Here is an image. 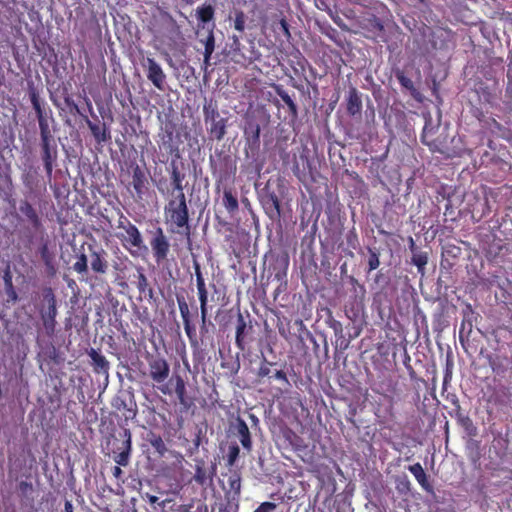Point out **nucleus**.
Returning <instances> with one entry per match:
<instances>
[{"label":"nucleus","mask_w":512,"mask_h":512,"mask_svg":"<svg viewBox=\"0 0 512 512\" xmlns=\"http://www.w3.org/2000/svg\"><path fill=\"white\" fill-rule=\"evenodd\" d=\"M281 31L287 40L291 38L290 26L285 18H281L279 21Z\"/></svg>","instance_id":"58"},{"label":"nucleus","mask_w":512,"mask_h":512,"mask_svg":"<svg viewBox=\"0 0 512 512\" xmlns=\"http://www.w3.org/2000/svg\"><path fill=\"white\" fill-rule=\"evenodd\" d=\"M185 179V174L182 173L175 162L171 163L170 170V186L167 190V196L169 195H185L183 181Z\"/></svg>","instance_id":"22"},{"label":"nucleus","mask_w":512,"mask_h":512,"mask_svg":"<svg viewBox=\"0 0 512 512\" xmlns=\"http://www.w3.org/2000/svg\"><path fill=\"white\" fill-rule=\"evenodd\" d=\"M64 103L69 108V111L72 114H78L83 117L84 114L80 111L78 105L75 103V101L72 99L71 96L67 95L64 97Z\"/></svg>","instance_id":"52"},{"label":"nucleus","mask_w":512,"mask_h":512,"mask_svg":"<svg viewBox=\"0 0 512 512\" xmlns=\"http://www.w3.org/2000/svg\"><path fill=\"white\" fill-rule=\"evenodd\" d=\"M447 399L450 401V403L455 406L457 409L460 408L459 399L455 394H452L451 396H448Z\"/></svg>","instance_id":"64"},{"label":"nucleus","mask_w":512,"mask_h":512,"mask_svg":"<svg viewBox=\"0 0 512 512\" xmlns=\"http://www.w3.org/2000/svg\"><path fill=\"white\" fill-rule=\"evenodd\" d=\"M211 168L213 174L218 173L221 180L227 179L236 172V165L230 156L220 157L219 163L213 162L211 159Z\"/></svg>","instance_id":"21"},{"label":"nucleus","mask_w":512,"mask_h":512,"mask_svg":"<svg viewBox=\"0 0 512 512\" xmlns=\"http://www.w3.org/2000/svg\"><path fill=\"white\" fill-rule=\"evenodd\" d=\"M349 283L352 285L351 291L353 293V303L351 304V307L346 306L345 314L349 319L355 320L358 317L360 310L363 308L366 289L365 286L359 283L354 276L349 277Z\"/></svg>","instance_id":"10"},{"label":"nucleus","mask_w":512,"mask_h":512,"mask_svg":"<svg viewBox=\"0 0 512 512\" xmlns=\"http://www.w3.org/2000/svg\"><path fill=\"white\" fill-rule=\"evenodd\" d=\"M239 510V504L236 503V506L232 503H228L225 501V503H221L218 507L217 512H238Z\"/></svg>","instance_id":"54"},{"label":"nucleus","mask_w":512,"mask_h":512,"mask_svg":"<svg viewBox=\"0 0 512 512\" xmlns=\"http://www.w3.org/2000/svg\"><path fill=\"white\" fill-rule=\"evenodd\" d=\"M213 27L207 29V36L205 39H200V42L204 45V63L209 64L211 56L215 50V36Z\"/></svg>","instance_id":"33"},{"label":"nucleus","mask_w":512,"mask_h":512,"mask_svg":"<svg viewBox=\"0 0 512 512\" xmlns=\"http://www.w3.org/2000/svg\"><path fill=\"white\" fill-rule=\"evenodd\" d=\"M21 181L29 194H35L40 183L38 168L33 165L25 166L21 174Z\"/></svg>","instance_id":"20"},{"label":"nucleus","mask_w":512,"mask_h":512,"mask_svg":"<svg viewBox=\"0 0 512 512\" xmlns=\"http://www.w3.org/2000/svg\"><path fill=\"white\" fill-rule=\"evenodd\" d=\"M5 283H6V286L10 288V291H8V294L9 296L13 299V300H16L17 299V294L13 288V285H12V281H11V277L8 276L7 278H5Z\"/></svg>","instance_id":"60"},{"label":"nucleus","mask_w":512,"mask_h":512,"mask_svg":"<svg viewBox=\"0 0 512 512\" xmlns=\"http://www.w3.org/2000/svg\"><path fill=\"white\" fill-rule=\"evenodd\" d=\"M505 98L512 102V75L510 73L507 74V83L505 88Z\"/></svg>","instance_id":"57"},{"label":"nucleus","mask_w":512,"mask_h":512,"mask_svg":"<svg viewBox=\"0 0 512 512\" xmlns=\"http://www.w3.org/2000/svg\"><path fill=\"white\" fill-rule=\"evenodd\" d=\"M148 365L149 378L156 385L158 390L164 395H171L172 390L164 382L170 374V366L167 360L160 355L149 354L146 357Z\"/></svg>","instance_id":"3"},{"label":"nucleus","mask_w":512,"mask_h":512,"mask_svg":"<svg viewBox=\"0 0 512 512\" xmlns=\"http://www.w3.org/2000/svg\"><path fill=\"white\" fill-rule=\"evenodd\" d=\"M408 470L413 474L416 481L419 483V485L422 487L423 490H425L426 492L433 491V487L428 480L427 474L425 473V471L420 463H415L413 465H410L408 467Z\"/></svg>","instance_id":"30"},{"label":"nucleus","mask_w":512,"mask_h":512,"mask_svg":"<svg viewBox=\"0 0 512 512\" xmlns=\"http://www.w3.org/2000/svg\"><path fill=\"white\" fill-rule=\"evenodd\" d=\"M276 508L277 505L273 502H263L254 510V512H274Z\"/></svg>","instance_id":"53"},{"label":"nucleus","mask_w":512,"mask_h":512,"mask_svg":"<svg viewBox=\"0 0 512 512\" xmlns=\"http://www.w3.org/2000/svg\"><path fill=\"white\" fill-rule=\"evenodd\" d=\"M121 466L122 465H116L112 468V475L116 478V479H121L122 478V475H123V471L121 469Z\"/></svg>","instance_id":"61"},{"label":"nucleus","mask_w":512,"mask_h":512,"mask_svg":"<svg viewBox=\"0 0 512 512\" xmlns=\"http://www.w3.org/2000/svg\"><path fill=\"white\" fill-rule=\"evenodd\" d=\"M489 365L492 371L498 375H503L506 372V367L499 357L489 359Z\"/></svg>","instance_id":"48"},{"label":"nucleus","mask_w":512,"mask_h":512,"mask_svg":"<svg viewBox=\"0 0 512 512\" xmlns=\"http://www.w3.org/2000/svg\"><path fill=\"white\" fill-rule=\"evenodd\" d=\"M396 482V489L400 493H408L411 490V482L408 479L407 475L398 476L395 480Z\"/></svg>","instance_id":"46"},{"label":"nucleus","mask_w":512,"mask_h":512,"mask_svg":"<svg viewBox=\"0 0 512 512\" xmlns=\"http://www.w3.org/2000/svg\"><path fill=\"white\" fill-rule=\"evenodd\" d=\"M164 218L171 232L184 234L190 239V216L185 195L167 196V202L164 206Z\"/></svg>","instance_id":"1"},{"label":"nucleus","mask_w":512,"mask_h":512,"mask_svg":"<svg viewBox=\"0 0 512 512\" xmlns=\"http://www.w3.org/2000/svg\"><path fill=\"white\" fill-rule=\"evenodd\" d=\"M191 512H208V506L204 502H199L194 510Z\"/></svg>","instance_id":"63"},{"label":"nucleus","mask_w":512,"mask_h":512,"mask_svg":"<svg viewBox=\"0 0 512 512\" xmlns=\"http://www.w3.org/2000/svg\"><path fill=\"white\" fill-rule=\"evenodd\" d=\"M396 388L397 383L390 379L386 385L385 391L390 392L391 394H395Z\"/></svg>","instance_id":"62"},{"label":"nucleus","mask_w":512,"mask_h":512,"mask_svg":"<svg viewBox=\"0 0 512 512\" xmlns=\"http://www.w3.org/2000/svg\"><path fill=\"white\" fill-rule=\"evenodd\" d=\"M227 118H219L217 121L211 123L209 134L213 139L220 141L226 135Z\"/></svg>","instance_id":"35"},{"label":"nucleus","mask_w":512,"mask_h":512,"mask_svg":"<svg viewBox=\"0 0 512 512\" xmlns=\"http://www.w3.org/2000/svg\"><path fill=\"white\" fill-rule=\"evenodd\" d=\"M73 270L78 274L88 273L87 256L84 253L77 256V260L73 264Z\"/></svg>","instance_id":"43"},{"label":"nucleus","mask_w":512,"mask_h":512,"mask_svg":"<svg viewBox=\"0 0 512 512\" xmlns=\"http://www.w3.org/2000/svg\"><path fill=\"white\" fill-rule=\"evenodd\" d=\"M89 249L91 270L96 274H106L109 267L107 252L103 248L94 249L92 246H89Z\"/></svg>","instance_id":"18"},{"label":"nucleus","mask_w":512,"mask_h":512,"mask_svg":"<svg viewBox=\"0 0 512 512\" xmlns=\"http://www.w3.org/2000/svg\"><path fill=\"white\" fill-rule=\"evenodd\" d=\"M346 113L352 118H361L363 103L362 94L354 86H350L346 98Z\"/></svg>","instance_id":"15"},{"label":"nucleus","mask_w":512,"mask_h":512,"mask_svg":"<svg viewBox=\"0 0 512 512\" xmlns=\"http://www.w3.org/2000/svg\"><path fill=\"white\" fill-rule=\"evenodd\" d=\"M223 205L229 213H234L238 210L239 204L237 197L231 190H224L223 192Z\"/></svg>","instance_id":"39"},{"label":"nucleus","mask_w":512,"mask_h":512,"mask_svg":"<svg viewBox=\"0 0 512 512\" xmlns=\"http://www.w3.org/2000/svg\"><path fill=\"white\" fill-rule=\"evenodd\" d=\"M240 448L237 444H233L229 446L228 454H227V464L229 466L234 465L236 460L239 457Z\"/></svg>","instance_id":"49"},{"label":"nucleus","mask_w":512,"mask_h":512,"mask_svg":"<svg viewBox=\"0 0 512 512\" xmlns=\"http://www.w3.org/2000/svg\"><path fill=\"white\" fill-rule=\"evenodd\" d=\"M119 437L114 438L113 443V460L116 464L126 467L130 463L132 452V434L128 428H124Z\"/></svg>","instance_id":"4"},{"label":"nucleus","mask_w":512,"mask_h":512,"mask_svg":"<svg viewBox=\"0 0 512 512\" xmlns=\"http://www.w3.org/2000/svg\"><path fill=\"white\" fill-rule=\"evenodd\" d=\"M380 265L379 255L376 251L369 249L368 271L377 269Z\"/></svg>","instance_id":"51"},{"label":"nucleus","mask_w":512,"mask_h":512,"mask_svg":"<svg viewBox=\"0 0 512 512\" xmlns=\"http://www.w3.org/2000/svg\"><path fill=\"white\" fill-rule=\"evenodd\" d=\"M194 270H195V277H196V286L204 284L205 279L203 277L199 263H197V262L194 263Z\"/></svg>","instance_id":"56"},{"label":"nucleus","mask_w":512,"mask_h":512,"mask_svg":"<svg viewBox=\"0 0 512 512\" xmlns=\"http://www.w3.org/2000/svg\"><path fill=\"white\" fill-rule=\"evenodd\" d=\"M254 341V328L250 315L244 317L241 312L237 314L235 327V345L244 352L250 343Z\"/></svg>","instance_id":"5"},{"label":"nucleus","mask_w":512,"mask_h":512,"mask_svg":"<svg viewBox=\"0 0 512 512\" xmlns=\"http://www.w3.org/2000/svg\"><path fill=\"white\" fill-rule=\"evenodd\" d=\"M20 213L26 218L33 229L38 230L42 226L41 218L36 208L27 200H21L19 204Z\"/></svg>","instance_id":"24"},{"label":"nucleus","mask_w":512,"mask_h":512,"mask_svg":"<svg viewBox=\"0 0 512 512\" xmlns=\"http://www.w3.org/2000/svg\"><path fill=\"white\" fill-rule=\"evenodd\" d=\"M118 228L125 231V235L118 234L117 237L126 249L130 250L131 247L137 249L145 248L139 229L123 214L120 215L118 220Z\"/></svg>","instance_id":"6"},{"label":"nucleus","mask_w":512,"mask_h":512,"mask_svg":"<svg viewBox=\"0 0 512 512\" xmlns=\"http://www.w3.org/2000/svg\"><path fill=\"white\" fill-rule=\"evenodd\" d=\"M29 99L36 113L37 120L42 118H51L53 121L52 111L45 107L44 101L40 98L38 90L34 86H30L28 90Z\"/></svg>","instance_id":"19"},{"label":"nucleus","mask_w":512,"mask_h":512,"mask_svg":"<svg viewBox=\"0 0 512 512\" xmlns=\"http://www.w3.org/2000/svg\"><path fill=\"white\" fill-rule=\"evenodd\" d=\"M276 94L282 99V101L287 105L290 115L293 118H297L298 116V107L290 95L285 91L282 86L278 85L275 87Z\"/></svg>","instance_id":"36"},{"label":"nucleus","mask_w":512,"mask_h":512,"mask_svg":"<svg viewBox=\"0 0 512 512\" xmlns=\"http://www.w3.org/2000/svg\"><path fill=\"white\" fill-rule=\"evenodd\" d=\"M374 391L381 395L386 401L385 404L377 403L374 407V415L378 419L380 424H385L390 421H394L396 419V411H395V399L393 395H388L384 391H380L378 389H374Z\"/></svg>","instance_id":"12"},{"label":"nucleus","mask_w":512,"mask_h":512,"mask_svg":"<svg viewBox=\"0 0 512 512\" xmlns=\"http://www.w3.org/2000/svg\"><path fill=\"white\" fill-rule=\"evenodd\" d=\"M452 366H453L452 362L447 360L445 374H444V379H443V385H446L448 382L451 381V378H452Z\"/></svg>","instance_id":"59"},{"label":"nucleus","mask_w":512,"mask_h":512,"mask_svg":"<svg viewBox=\"0 0 512 512\" xmlns=\"http://www.w3.org/2000/svg\"><path fill=\"white\" fill-rule=\"evenodd\" d=\"M136 285H137V289L140 294H146V290H148L150 288L148 279H147L146 275L144 274L142 268L138 269Z\"/></svg>","instance_id":"45"},{"label":"nucleus","mask_w":512,"mask_h":512,"mask_svg":"<svg viewBox=\"0 0 512 512\" xmlns=\"http://www.w3.org/2000/svg\"><path fill=\"white\" fill-rule=\"evenodd\" d=\"M175 382V394L179 403L185 408H189L191 403L188 401L186 383L180 375H174L172 379Z\"/></svg>","instance_id":"32"},{"label":"nucleus","mask_w":512,"mask_h":512,"mask_svg":"<svg viewBox=\"0 0 512 512\" xmlns=\"http://www.w3.org/2000/svg\"><path fill=\"white\" fill-rule=\"evenodd\" d=\"M216 0H205L195 9L197 26L201 29L216 27Z\"/></svg>","instance_id":"11"},{"label":"nucleus","mask_w":512,"mask_h":512,"mask_svg":"<svg viewBox=\"0 0 512 512\" xmlns=\"http://www.w3.org/2000/svg\"><path fill=\"white\" fill-rule=\"evenodd\" d=\"M234 16V29L240 33L244 32L246 24L245 13L242 10H236Z\"/></svg>","instance_id":"44"},{"label":"nucleus","mask_w":512,"mask_h":512,"mask_svg":"<svg viewBox=\"0 0 512 512\" xmlns=\"http://www.w3.org/2000/svg\"><path fill=\"white\" fill-rule=\"evenodd\" d=\"M204 116H205V122H214L217 121L220 117V114L217 110V108H211V107H204Z\"/></svg>","instance_id":"50"},{"label":"nucleus","mask_w":512,"mask_h":512,"mask_svg":"<svg viewBox=\"0 0 512 512\" xmlns=\"http://www.w3.org/2000/svg\"><path fill=\"white\" fill-rule=\"evenodd\" d=\"M328 325L331 329H333L335 335H341L342 332H343V327H342V324L340 321L334 319V318H330L328 320Z\"/></svg>","instance_id":"55"},{"label":"nucleus","mask_w":512,"mask_h":512,"mask_svg":"<svg viewBox=\"0 0 512 512\" xmlns=\"http://www.w3.org/2000/svg\"><path fill=\"white\" fill-rule=\"evenodd\" d=\"M147 441L153 447L155 452H157L160 456H164V454L167 452V447L161 435L151 431L147 434Z\"/></svg>","instance_id":"37"},{"label":"nucleus","mask_w":512,"mask_h":512,"mask_svg":"<svg viewBox=\"0 0 512 512\" xmlns=\"http://www.w3.org/2000/svg\"><path fill=\"white\" fill-rule=\"evenodd\" d=\"M263 206L271 218L280 217L281 205L279 197L275 192H270L264 197Z\"/></svg>","instance_id":"29"},{"label":"nucleus","mask_w":512,"mask_h":512,"mask_svg":"<svg viewBox=\"0 0 512 512\" xmlns=\"http://www.w3.org/2000/svg\"><path fill=\"white\" fill-rule=\"evenodd\" d=\"M215 475V467H207L204 460H197L195 464V473L193 480L203 488L212 484Z\"/></svg>","instance_id":"17"},{"label":"nucleus","mask_w":512,"mask_h":512,"mask_svg":"<svg viewBox=\"0 0 512 512\" xmlns=\"http://www.w3.org/2000/svg\"><path fill=\"white\" fill-rule=\"evenodd\" d=\"M88 355L91 358L93 370L97 374H108L110 365L109 361L100 352L91 348L88 351Z\"/></svg>","instance_id":"28"},{"label":"nucleus","mask_w":512,"mask_h":512,"mask_svg":"<svg viewBox=\"0 0 512 512\" xmlns=\"http://www.w3.org/2000/svg\"><path fill=\"white\" fill-rule=\"evenodd\" d=\"M364 28L376 35L382 34L385 30L383 21L376 15H371L365 19Z\"/></svg>","instance_id":"38"},{"label":"nucleus","mask_w":512,"mask_h":512,"mask_svg":"<svg viewBox=\"0 0 512 512\" xmlns=\"http://www.w3.org/2000/svg\"><path fill=\"white\" fill-rule=\"evenodd\" d=\"M83 119L98 144L106 143L111 139L110 129L105 123H102L101 125L94 123L87 115H83Z\"/></svg>","instance_id":"25"},{"label":"nucleus","mask_w":512,"mask_h":512,"mask_svg":"<svg viewBox=\"0 0 512 512\" xmlns=\"http://www.w3.org/2000/svg\"><path fill=\"white\" fill-rule=\"evenodd\" d=\"M244 135L248 142L254 146L260 145V125L256 121H249L244 128Z\"/></svg>","instance_id":"34"},{"label":"nucleus","mask_w":512,"mask_h":512,"mask_svg":"<svg viewBox=\"0 0 512 512\" xmlns=\"http://www.w3.org/2000/svg\"><path fill=\"white\" fill-rule=\"evenodd\" d=\"M141 65L146 72L147 79L153 84V86L160 91H164L166 88L167 76L161 65L153 57L149 56L142 59Z\"/></svg>","instance_id":"8"},{"label":"nucleus","mask_w":512,"mask_h":512,"mask_svg":"<svg viewBox=\"0 0 512 512\" xmlns=\"http://www.w3.org/2000/svg\"><path fill=\"white\" fill-rule=\"evenodd\" d=\"M236 430L242 447L250 453L252 451V439L247 423L240 417L236 419Z\"/></svg>","instance_id":"27"},{"label":"nucleus","mask_w":512,"mask_h":512,"mask_svg":"<svg viewBox=\"0 0 512 512\" xmlns=\"http://www.w3.org/2000/svg\"><path fill=\"white\" fill-rule=\"evenodd\" d=\"M410 249L413 252L411 263L417 267L418 273L423 275L425 273V266L428 262V255L426 252H417V247L412 237H410Z\"/></svg>","instance_id":"31"},{"label":"nucleus","mask_w":512,"mask_h":512,"mask_svg":"<svg viewBox=\"0 0 512 512\" xmlns=\"http://www.w3.org/2000/svg\"><path fill=\"white\" fill-rule=\"evenodd\" d=\"M275 363L268 361L266 358L261 362L257 376L259 378L269 377L283 382L285 385H290L287 374L283 370H275L272 372L271 367L274 366Z\"/></svg>","instance_id":"23"},{"label":"nucleus","mask_w":512,"mask_h":512,"mask_svg":"<svg viewBox=\"0 0 512 512\" xmlns=\"http://www.w3.org/2000/svg\"><path fill=\"white\" fill-rule=\"evenodd\" d=\"M40 148L41 159L44 165L46 176L49 180H51L58 155L55 140H40Z\"/></svg>","instance_id":"14"},{"label":"nucleus","mask_w":512,"mask_h":512,"mask_svg":"<svg viewBox=\"0 0 512 512\" xmlns=\"http://www.w3.org/2000/svg\"><path fill=\"white\" fill-rule=\"evenodd\" d=\"M145 180L146 179H145V175H144L143 171L140 169L139 166H136L133 170L132 184H133L134 189L138 193L142 192V190L144 188Z\"/></svg>","instance_id":"40"},{"label":"nucleus","mask_w":512,"mask_h":512,"mask_svg":"<svg viewBox=\"0 0 512 512\" xmlns=\"http://www.w3.org/2000/svg\"><path fill=\"white\" fill-rule=\"evenodd\" d=\"M198 299L200 302L201 332H207L206 322L208 318V291L206 283L197 286Z\"/></svg>","instance_id":"26"},{"label":"nucleus","mask_w":512,"mask_h":512,"mask_svg":"<svg viewBox=\"0 0 512 512\" xmlns=\"http://www.w3.org/2000/svg\"><path fill=\"white\" fill-rule=\"evenodd\" d=\"M152 253L155 261L160 264L167 259L170 251V244L165 236L163 229L158 227L150 241Z\"/></svg>","instance_id":"13"},{"label":"nucleus","mask_w":512,"mask_h":512,"mask_svg":"<svg viewBox=\"0 0 512 512\" xmlns=\"http://www.w3.org/2000/svg\"><path fill=\"white\" fill-rule=\"evenodd\" d=\"M176 130V126L174 123L169 122L166 123L164 128L162 129V133L159 134L160 137V148H163L168 154L179 156V148L178 145L174 141V133Z\"/></svg>","instance_id":"16"},{"label":"nucleus","mask_w":512,"mask_h":512,"mask_svg":"<svg viewBox=\"0 0 512 512\" xmlns=\"http://www.w3.org/2000/svg\"><path fill=\"white\" fill-rule=\"evenodd\" d=\"M113 406L117 409V410H126L127 411V414L125 415L127 419H133L136 414H137V410L136 408H128L127 407V403L125 400L123 399H116L115 400V403L113 404Z\"/></svg>","instance_id":"47"},{"label":"nucleus","mask_w":512,"mask_h":512,"mask_svg":"<svg viewBox=\"0 0 512 512\" xmlns=\"http://www.w3.org/2000/svg\"><path fill=\"white\" fill-rule=\"evenodd\" d=\"M177 304L183 321L185 333L188 337L191 348L195 351L199 349V341L196 333V327L192 322V312L184 296H177Z\"/></svg>","instance_id":"7"},{"label":"nucleus","mask_w":512,"mask_h":512,"mask_svg":"<svg viewBox=\"0 0 512 512\" xmlns=\"http://www.w3.org/2000/svg\"><path fill=\"white\" fill-rule=\"evenodd\" d=\"M43 328L47 336L54 335L56 330V317L58 315L57 299L51 287L42 290V301L37 307Z\"/></svg>","instance_id":"2"},{"label":"nucleus","mask_w":512,"mask_h":512,"mask_svg":"<svg viewBox=\"0 0 512 512\" xmlns=\"http://www.w3.org/2000/svg\"><path fill=\"white\" fill-rule=\"evenodd\" d=\"M395 77L403 88L409 90L410 92L416 91L413 81L405 75L403 70L397 69L395 71Z\"/></svg>","instance_id":"42"},{"label":"nucleus","mask_w":512,"mask_h":512,"mask_svg":"<svg viewBox=\"0 0 512 512\" xmlns=\"http://www.w3.org/2000/svg\"><path fill=\"white\" fill-rule=\"evenodd\" d=\"M49 120L51 118L38 119V125L40 130V140H53V134L50 129Z\"/></svg>","instance_id":"41"},{"label":"nucleus","mask_w":512,"mask_h":512,"mask_svg":"<svg viewBox=\"0 0 512 512\" xmlns=\"http://www.w3.org/2000/svg\"><path fill=\"white\" fill-rule=\"evenodd\" d=\"M224 478H226V483H222L224 499L236 506V503L239 504L241 496V475L236 470H230L229 473L224 474Z\"/></svg>","instance_id":"9"}]
</instances>
